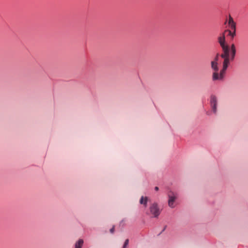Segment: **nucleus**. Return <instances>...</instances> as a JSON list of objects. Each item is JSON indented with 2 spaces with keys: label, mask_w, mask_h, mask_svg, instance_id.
Segmentation results:
<instances>
[{
  "label": "nucleus",
  "mask_w": 248,
  "mask_h": 248,
  "mask_svg": "<svg viewBox=\"0 0 248 248\" xmlns=\"http://www.w3.org/2000/svg\"><path fill=\"white\" fill-rule=\"evenodd\" d=\"M84 244V241L82 238H79L76 241L74 248H82Z\"/></svg>",
  "instance_id": "obj_7"
},
{
  "label": "nucleus",
  "mask_w": 248,
  "mask_h": 248,
  "mask_svg": "<svg viewBox=\"0 0 248 248\" xmlns=\"http://www.w3.org/2000/svg\"><path fill=\"white\" fill-rule=\"evenodd\" d=\"M150 199L148 196H141L139 200V203L140 205H142L145 208L148 206V202L149 201Z\"/></svg>",
  "instance_id": "obj_6"
},
{
  "label": "nucleus",
  "mask_w": 248,
  "mask_h": 248,
  "mask_svg": "<svg viewBox=\"0 0 248 248\" xmlns=\"http://www.w3.org/2000/svg\"><path fill=\"white\" fill-rule=\"evenodd\" d=\"M210 104L212 111L216 113L217 111V98L215 95L212 94L211 95Z\"/></svg>",
  "instance_id": "obj_4"
},
{
  "label": "nucleus",
  "mask_w": 248,
  "mask_h": 248,
  "mask_svg": "<svg viewBox=\"0 0 248 248\" xmlns=\"http://www.w3.org/2000/svg\"><path fill=\"white\" fill-rule=\"evenodd\" d=\"M228 24L230 26V29H231V30H236V23L233 21L232 17L231 16H229Z\"/></svg>",
  "instance_id": "obj_8"
},
{
  "label": "nucleus",
  "mask_w": 248,
  "mask_h": 248,
  "mask_svg": "<svg viewBox=\"0 0 248 248\" xmlns=\"http://www.w3.org/2000/svg\"><path fill=\"white\" fill-rule=\"evenodd\" d=\"M168 205L171 208H174L176 206V201L178 198V194L168 188Z\"/></svg>",
  "instance_id": "obj_2"
},
{
  "label": "nucleus",
  "mask_w": 248,
  "mask_h": 248,
  "mask_svg": "<svg viewBox=\"0 0 248 248\" xmlns=\"http://www.w3.org/2000/svg\"><path fill=\"white\" fill-rule=\"evenodd\" d=\"M128 244H129V240L128 239H125L123 244L122 248H127V247L128 245Z\"/></svg>",
  "instance_id": "obj_10"
},
{
  "label": "nucleus",
  "mask_w": 248,
  "mask_h": 248,
  "mask_svg": "<svg viewBox=\"0 0 248 248\" xmlns=\"http://www.w3.org/2000/svg\"><path fill=\"white\" fill-rule=\"evenodd\" d=\"M211 113H212V112H211V111H207V112H206V114H207V115H210L211 114Z\"/></svg>",
  "instance_id": "obj_15"
},
{
  "label": "nucleus",
  "mask_w": 248,
  "mask_h": 248,
  "mask_svg": "<svg viewBox=\"0 0 248 248\" xmlns=\"http://www.w3.org/2000/svg\"><path fill=\"white\" fill-rule=\"evenodd\" d=\"M115 232V226L113 225L112 228L109 229V232L111 233H113Z\"/></svg>",
  "instance_id": "obj_13"
},
{
  "label": "nucleus",
  "mask_w": 248,
  "mask_h": 248,
  "mask_svg": "<svg viewBox=\"0 0 248 248\" xmlns=\"http://www.w3.org/2000/svg\"><path fill=\"white\" fill-rule=\"evenodd\" d=\"M211 67L215 71L213 74V80L215 81L217 80V55L215 56L214 61L211 62Z\"/></svg>",
  "instance_id": "obj_5"
},
{
  "label": "nucleus",
  "mask_w": 248,
  "mask_h": 248,
  "mask_svg": "<svg viewBox=\"0 0 248 248\" xmlns=\"http://www.w3.org/2000/svg\"><path fill=\"white\" fill-rule=\"evenodd\" d=\"M232 30H225L222 34L218 37V43H219L221 48L222 53L220 54V57L223 60L222 68L219 73H218V80H222L225 76L227 69L231 61H232L235 56L236 48L235 45L232 44L230 48L225 39V35L231 36Z\"/></svg>",
  "instance_id": "obj_1"
},
{
  "label": "nucleus",
  "mask_w": 248,
  "mask_h": 248,
  "mask_svg": "<svg viewBox=\"0 0 248 248\" xmlns=\"http://www.w3.org/2000/svg\"><path fill=\"white\" fill-rule=\"evenodd\" d=\"M158 186H155L154 188V189L155 191H158L159 189V188H162L163 187V186H162V185L161 184H158Z\"/></svg>",
  "instance_id": "obj_11"
},
{
  "label": "nucleus",
  "mask_w": 248,
  "mask_h": 248,
  "mask_svg": "<svg viewBox=\"0 0 248 248\" xmlns=\"http://www.w3.org/2000/svg\"><path fill=\"white\" fill-rule=\"evenodd\" d=\"M149 210L154 218H158L162 212V209L159 208L157 202H154L150 205Z\"/></svg>",
  "instance_id": "obj_3"
},
{
  "label": "nucleus",
  "mask_w": 248,
  "mask_h": 248,
  "mask_svg": "<svg viewBox=\"0 0 248 248\" xmlns=\"http://www.w3.org/2000/svg\"><path fill=\"white\" fill-rule=\"evenodd\" d=\"M126 219L125 218H124L120 221L119 228L121 232L124 231V228L125 227L126 224L125 223V221H126Z\"/></svg>",
  "instance_id": "obj_9"
},
{
  "label": "nucleus",
  "mask_w": 248,
  "mask_h": 248,
  "mask_svg": "<svg viewBox=\"0 0 248 248\" xmlns=\"http://www.w3.org/2000/svg\"><path fill=\"white\" fill-rule=\"evenodd\" d=\"M167 227V226H164V228L162 229L161 232L158 234V235H159L161 233H162L166 229Z\"/></svg>",
  "instance_id": "obj_14"
},
{
  "label": "nucleus",
  "mask_w": 248,
  "mask_h": 248,
  "mask_svg": "<svg viewBox=\"0 0 248 248\" xmlns=\"http://www.w3.org/2000/svg\"><path fill=\"white\" fill-rule=\"evenodd\" d=\"M236 35V30L235 31H232V33H231V39H233L234 37Z\"/></svg>",
  "instance_id": "obj_12"
},
{
  "label": "nucleus",
  "mask_w": 248,
  "mask_h": 248,
  "mask_svg": "<svg viewBox=\"0 0 248 248\" xmlns=\"http://www.w3.org/2000/svg\"><path fill=\"white\" fill-rule=\"evenodd\" d=\"M210 204H213L214 203V202H209Z\"/></svg>",
  "instance_id": "obj_16"
}]
</instances>
